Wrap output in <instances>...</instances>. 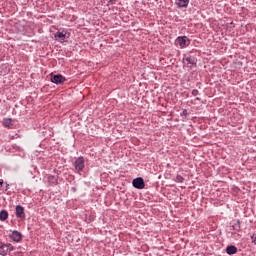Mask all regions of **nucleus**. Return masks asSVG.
Here are the masks:
<instances>
[{"mask_svg":"<svg viewBox=\"0 0 256 256\" xmlns=\"http://www.w3.org/2000/svg\"><path fill=\"white\" fill-rule=\"evenodd\" d=\"M176 43L179 45L180 49H185V47L191 45V39L187 38V36H178Z\"/></svg>","mask_w":256,"mask_h":256,"instance_id":"nucleus-1","label":"nucleus"},{"mask_svg":"<svg viewBox=\"0 0 256 256\" xmlns=\"http://www.w3.org/2000/svg\"><path fill=\"white\" fill-rule=\"evenodd\" d=\"M11 251H15V247L12 246L11 243H1L0 244V255L7 256V253H11Z\"/></svg>","mask_w":256,"mask_h":256,"instance_id":"nucleus-2","label":"nucleus"},{"mask_svg":"<svg viewBox=\"0 0 256 256\" xmlns=\"http://www.w3.org/2000/svg\"><path fill=\"white\" fill-rule=\"evenodd\" d=\"M50 77L51 83H54L55 85H63L65 81H67V78L61 74H51Z\"/></svg>","mask_w":256,"mask_h":256,"instance_id":"nucleus-3","label":"nucleus"},{"mask_svg":"<svg viewBox=\"0 0 256 256\" xmlns=\"http://www.w3.org/2000/svg\"><path fill=\"white\" fill-rule=\"evenodd\" d=\"M74 168L77 173L83 172V169H85V158H83V156H80L75 160Z\"/></svg>","mask_w":256,"mask_h":256,"instance_id":"nucleus-4","label":"nucleus"},{"mask_svg":"<svg viewBox=\"0 0 256 256\" xmlns=\"http://www.w3.org/2000/svg\"><path fill=\"white\" fill-rule=\"evenodd\" d=\"M132 185H133L134 189L141 190L145 187V180L143 179V177H137V178L133 179Z\"/></svg>","mask_w":256,"mask_h":256,"instance_id":"nucleus-5","label":"nucleus"},{"mask_svg":"<svg viewBox=\"0 0 256 256\" xmlns=\"http://www.w3.org/2000/svg\"><path fill=\"white\" fill-rule=\"evenodd\" d=\"M15 215L17 217V219H21V221H25L26 216H25V207L21 206V205H17L16 206V212Z\"/></svg>","mask_w":256,"mask_h":256,"instance_id":"nucleus-6","label":"nucleus"},{"mask_svg":"<svg viewBox=\"0 0 256 256\" xmlns=\"http://www.w3.org/2000/svg\"><path fill=\"white\" fill-rule=\"evenodd\" d=\"M9 237L12 239V241H15V243H20L21 239H23V234L17 230H14Z\"/></svg>","mask_w":256,"mask_h":256,"instance_id":"nucleus-7","label":"nucleus"},{"mask_svg":"<svg viewBox=\"0 0 256 256\" xmlns=\"http://www.w3.org/2000/svg\"><path fill=\"white\" fill-rule=\"evenodd\" d=\"M184 60L187 62L188 65H191L190 67H197V58L194 56H186Z\"/></svg>","mask_w":256,"mask_h":256,"instance_id":"nucleus-8","label":"nucleus"},{"mask_svg":"<svg viewBox=\"0 0 256 256\" xmlns=\"http://www.w3.org/2000/svg\"><path fill=\"white\" fill-rule=\"evenodd\" d=\"M226 253L227 255H235L237 253V246L235 245L227 246Z\"/></svg>","mask_w":256,"mask_h":256,"instance_id":"nucleus-9","label":"nucleus"},{"mask_svg":"<svg viewBox=\"0 0 256 256\" xmlns=\"http://www.w3.org/2000/svg\"><path fill=\"white\" fill-rule=\"evenodd\" d=\"M176 5L179 7V9L187 8L189 7V0H178Z\"/></svg>","mask_w":256,"mask_h":256,"instance_id":"nucleus-10","label":"nucleus"},{"mask_svg":"<svg viewBox=\"0 0 256 256\" xmlns=\"http://www.w3.org/2000/svg\"><path fill=\"white\" fill-rule=\"evenodd\" d=\"M48 183L49 185H57L59 183V176H48Z\"/></svg>","mask_w":256,"mask_h":256,"instance_id":"nucleus-11","label":"nucleus"},{"mask_svg":"<svg viewBox=\"0 0 256 256\" xmlns=\"http://www.w3.org/2000/svg\"><path fill=\"white\" fill-rule=\"evenodd\" d=\"M3 127H7L8 129H11V126L13 125V119L11 118H4L2 121Z\"/></svg>","mask_w":256,"mask_h":256,"instance_id":"nucleus-12","label":"nucleus"},{"mask_svg":"<svg viewBox=\"0 0 256 256\" xmlns=\"http://www.w3.org/2000/svg\"><path fill=\"white\" fill-rule=\"evenodd\" d=\"M231 227L232 231H236V233H239V231H241V220H236V223Z\"/></svg>","mask_w":256,"mask_h":256,"instance_id":"nucleus-13","label":"nucleus"},{"mask_svg":"<svg viewBox=\"0 0 256 256\" xmlns=\"http://www.w3.org/2000/svg\"><path fill=\"white\" fill-rule=\"evenodd\" d=\"M9 218V213L6 210L0 211V221H7Z\"/></svg>","mask_w":256,"mask_h":256,"instance_id":"nucleus-14","label":"nucleus"},{"mask_svg":"<svg viewBox=\"0 0 256 256\" xmlns=\"http://www.w3.org/2000/svg\"><path fill=\"white\" fill-rule=\"evenodd\" d=\"M55 39H61V41H65V33L63 32H56L54 35Z\"/></svg>","mask_w":256,"mask_h":256,"instance_id":"nucleus-15","label":"nucleus"},{"mask_svg":"<svg viewBox=\"0 0 256 256\" xmlns=\"http://www.w3.org/2000/svg\"><path fill=\"white\" fill-rule=\"evenodd\" d=\"M183 181H185V178H183V176H181V175L176 176V178H175L176 183H183Z\"/></svg>","mask_w":256,"mask_h":256,"instance_id":"nucleus-16","label":"nucleus"},{"mask_svg":"<svg viewBox=\"0 0 256 256\" xmlns=\"http://www.w3.org/2000/svg\"><path fill=\"white\" fill-rule=\"evenodd\" d=\"M192 95H193V97H197V95H199V90L193 89L192 90Z\"/></svg>","mask_w":256,"mask_h":256,"instance_id":"nucleus-17","label":"nucleus"},{"mask_svg":"<svg viewBox=\"0 0 256 256\" xmlns=\"http://www.w3.org/2000/svg\"><path fill=\"white\" fill-rule=\"evenodd\" d=\"M117 3V0H109L108 5H115Z\"/></svg>","mask_w":256,"mask_h":256,"instance_id":"nucleus-18","label":"nucleus"},{"mask_svg":"<svg viewBox=\"0 0 256 256\" xmlns=\"http://www.w3.org/2000/svg\"><path fill=\"white\" fill-rule=\"evenodd\" d=\"M251 239H252V243H254V245H256V234L251 236Z\"/></svg>","mask_w":256,"mask_h":256,"instance_id":"nucleus-19","label":"nucleus"},{"mask_svg":"<svg viewBox=\"0 0 256 256\" xmlns=\"http://www.w3.org/2000/svg\"><path fill=\"white\" fill-rule=\"evenodd\" d=\"M182 115H187V109L183 110Z\"/></svg>","mask_w":256,"mask_h":256,"instance_id":"nucleus-20","label":"nucleus"},{"mask_svg":"<svg viewBox=\"0 0 256 256\" xmlns=\"http://www.w3.org/2000/svg\"><path fill=\"white\" fill-rule=\"evenodd\" d=\"M195 100H196V101H201V98L196 97Z\"/></svg>","mask_w":256,"mask_h":256,"instance_id":"nucleus-21","label":"nucleus"},{"mask_svg":"<svg viewBox=\"0 0 256 256\" xmlns=\"http://www.w3.org/2000/svg\"><path fill=\"white\" fill-rule=\"evenodd\" d=\"M4 181L3 179H0V185H3Z\"/></svg>","mask_w":256,"mask_h":256,"instance_id":"nucleus-22","label":"nucleus"},{"mask_svg":"<svg viewBox=\"0 0 256 256\" xmlns=\"http://www.w3.org/2000/svg\"><path fill=\"white\" fill-rule=\"evenodd\" d=\"M76 189L75 188H72V191H75Z\"/></svg>","mask_w":256,"mask_h":256,"instance_id":"nucleus-23","label":"nucleus"},{"mask_svg":"<svg viewBox=\"0 0 256 256\" xmlns=\"http://www.w3.org/2000/svg\"><path fill=\"white\" fill-rule=\"evenodd\" d=\"M12 139H15V136H12Z\"/></svg>","mask_w":256,"mask_h":256,"instance_id":"nucleus-24","label":"nucleus"}]
</instances>
